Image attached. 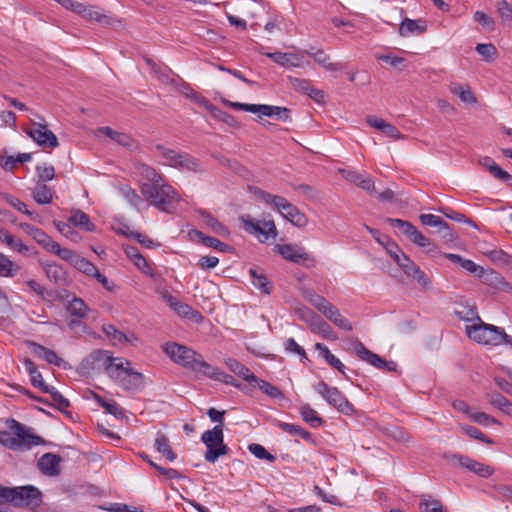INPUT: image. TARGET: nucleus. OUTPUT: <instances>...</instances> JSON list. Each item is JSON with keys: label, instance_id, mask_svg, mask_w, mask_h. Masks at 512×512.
<instances>
[{"label": "nucleus", "instance_id": "1", "mask_svg": "<svg viewBox=\"0 0 512 512\" xmlns=\"http://www.w3.org/2000/svg\"><path fill=\"white\" fill-rule=\"evenodd\" d=\"M9 429L11 432L0 431V443L11 450H29L45 443L40 436L31 433L30 429L14 419L9 421Z\"/></svg>", "mask_w": 512, "mask_h": 512}, {"label": "nucleus", "instance_id": "2", "mask_svg": "<svg viewBox=\"0 0 512 512\" xmlns=\"http://www.w3.org/2000/svg\"><path fill=\"white\" fill-rule=\"evenodd\" d=\"M257 198L276 209L286 220L297 227H305L308 223L306 215L286 198L274 195L260 188L254 189Z\"/></svg>", "mask_w": 512, "mask_h": 512}, {"label": "nucleus", "instance_id": "3", "mask_svg": "<svg viewBox=\"0 0 512 512\" xmlns=\"http://www.w3.org/2000/svg\"><path fill=\"white\" fill-rule=\"evenodd\" d=\"M466 333L473 341L490 346L507 345L512 348V337L501 327L482 321L466 326Z\"/></svg>", "mask_w": 512, "mask_h": 512}, {"label": "nucleus", "instance_id": "4", "mask_svg": "<svg viewBox=\"0 0 512 512\" xmlns=\"http://www.w3.org/2000/svg\"><path fill=\"white\" fill-rule=\"evenodd\" d=\"M108 376L123 390L128 392H138L145 387V377L142 373L131 367V362L124 358H119Z\"/></svg>", "mask_w": 512, "mask_h": 512}, {"label": "nucleus", "instance_id": "5", "mask_svg": "<svg viewBox=\"0 0 512 512\" xmlns=\"http://www.w3.org/2000/svg\"><path fill=\"white\" fill-rule=\"evenodd\" d=\"M141 192L151 205L159 210L170 213L178 202V194L172 186L163 181L159 183H143Z\"/></svg>", "mask_w": 512, "mask_h": 512}, {"label": "nucleus", "instance_id": "6", "mask_svg": "<svg viewBox=\"0 0 512 512\" xmlns=\"http://www.w3.org/2000/svg\"><path fill=\"white\" fill-rule=\"evenodd\" d=\"M156 150L164 159V164L166 165L182 171H191L194 173H202L204 171L200 161L186 152H178L161 144L156 146Z\"/></svg>", "mask_w": 512, "mask_h": 512}, {"label": "nucleus", "instance_id": "7", "mask_svg": "<svg viewBox=\"0 0 512 512\" xmlns=\"http://www.w3.org/2000/svg\"><path fill=\"white\" fill-rule=\"evenodd\" d=\"M6 492L9 495L7 502L15 507L35 511L42 504V492L33 485L11 487Z\"/></svg>", "mask_w": 512, "mask_h": 512}, {"label": "nucleus", "instance_id": "8", "mask_svg": "<svg viewBox=\"0 0 512 512\" xmlns=\"http://www.w3.org/2000/svg\"><path fill=\"white\" fill-rule=\"evenodd\" d=\"M201 441L207 448L204 458L209 463H214L220 456L229 452V447L224 443L222 425H215L212 429L202 433Z\"/></svg>", "mask_w": 512, "mask_h": 512}, {"label": "nucleus", "instance_id": "9", "mask_svg": "<svg viewBox=\"0 0 512 512\" xmlns=\"http://www.w3.org/2000/svg\"><path fill=\"white\" fill-rule=\"evenodd\" d=\"M315 390L327 401V403L345 415H351L354 412L353 405L346 396L337 388L331 387L326 382L320 381Z\"/></svg>", "mask_w": 512, "mask_h": 512}, {"label": "nucleus", "instance_id": "10", "mask_svg": "<svg viewBox=\"0 0 512 512\" xmlns=\"http://www.w3.org/2000/svg\"><path fill=\"white\" fill-rule=\"evenodd\" d=\"M39 122L33 121L31 127L25 128V133L43 149H54L59 146L56 135L48 129L44 118L38 116Z\"/></svg>", "mask_w": 512, "mask_h": 512}, {"label": "nucleus", "instance_id": "11", "mask_svg": "<svg viewBox=\"0 0 512 512\" xmlns=\"http://www.w3.org/2000/svg\"><path fill=\"white\" fill-rule=\"evenodd\" d=\"M239 220L246 232L262 236L261 242L277 236V229L272 219L255 220L249 214H245L241 215Z\"/></svg>", "mask_w": 512, "mask_h": 512}, {"label": "nucleus", "instance_id": "12", "mask_svg": "<svg viewBox=\"0 0 512 512\" xmlns=\"http://www.w3.org/2000/svg\"><path fill=\"white\" fill-rule=\"evenodd\" d=\"M165 353L178 365L193 370L200 357L193 349L175 342H168L163 346Z\"/></svg>", "mask_w": 512, "mask_h": 512}, {"label": "nucleus", "instance_id": "13", "mask_svg": "<svg viewBox=\"0 0 512 512\" xmlns=\"http://www.w3.org/2000/svg\"><path fill=\"white\" fill-rule=\"evenodd\" d=\"M275 252L285 260L295 264H304L307 268L315 267L316 259L305 251L303 247L295 244H277Z\"/></svg>", "mask_w": 512, "mask_h": 512}, {"label": "nucleus", "instance_id": "14", "mask_svg": "<svg viewBox=\"0 0 512 512\" xmlns=\"http://www.w3.org/2000/svg\"><path fill=\"white\" fill-rule=\"evenodd\" d=\"M355 354L363 361H366L370 365L377 369L385 370L388 372L396 371L397 364L394 361H387L381 358L378 354L367 349L364 344L358 340L354 346Z\"/></svg>", "mask_w": 512, "mask_h": 512}, {"label": "nucleus", "instance_id": "15", "mask_svg": "<svg viewBox=\"0 0 512 512\" xmlns=\"http://www.w3.org/2000/svg\"><path fill=\"white\" fill-rule=\"evenodd\" d=\"M445 458L448 460H457L459 465L470 472L475 473L476 475L488 478L493 475L494 468L489 465H485L476 460L471 459L466 455L461 454H453V455H445Z\"/></svg>", "mask_w": 512, "mask_h": 512}, {"label": "nucleus", "instance_id": "16", "mask_svg": "<svg viewBox=\"0 0 512 512\" xmlns=\"http://www.w3.org/2000/svg\"><path fill=\"white\" fill-rule=\"evenodd\" d=\"M66 311L71 317L68 326L73 329L80 323L81 319L88 316L90 309L83 299L73 296L66 304Z\"/></svg>", "mask_w": 512, "mask_h": 512}, {"label": "nucleus", "instance_id": "17", "mask_svg": "<svg viewBox=\"0 0 512 512\" xmlns=\"http://www.w3.org/2000/svg\"><path fill=\"white\" fill-rule=\"evenodd\" d=\"M120 357H113L106 350H94L87 359L92 369H103L108 375Z\"/></svg>", "mask_w": 512, "mask_h": 512}, {"label": "nucleus", "instance_id": "18", "mask_svg": "<svg viewBox=\"0 0 512 512\" xmlns=\"http://www.w3.org/2000/svg\"><path fill=\"white\" fill-rule=\"evenodd\" d=\"M463 269L470 273H476L479 278L483 280L484 283H488L490 285L500 283L503 281V278L494 270H485L483 267L477 265L472 260L464 259L460 265Z\"/></svg>", "mask_w": 512, "mask_h": 512}, {"label": "nucleus", "instance_id": "19", "mask_svg": "<svg viewBox=\"0 0 512 512\" xmlns=\"http://www.w3.org/2000/svg\"><path fill=\"white\" fill-rule=\"evenodd\" d=\"M102 332L105 334V336L109 339V341L114 346L124 345L127 343L132 344L134 341L138 340V338L133 333L130 335H127L124 332L118 330L112 324H103Z\"/></svg>", "mask_w": 512, "mask_h": 512}, {"label": "nucleus", "instance_id": "20", "mask_svg": "<svg viewBox=\"0 0 512 512\" xmlns=\"http://www.w3.org/2000/svg\"><path fill=\"white\" fill-rule=\"evenodd\" d=\"M26 345L38 358L45 360L49 364L61 366L63 360L53 350L30 340L26 341Z\"/></svg>", "mask_w": 512, "mask_h": 512}, {"label": "nucleus", "instance_id": "21", "mask_svg": "<svg viewBox=\"0 0 512 512\" xmlns=\"http://www.w3.org/2000/svg\"><path fill=\"white\" fill-rule=\"evenodd\" d=\"M427 30V22L424 19H409L405 18L400 23L399 34L402 37L410 35H421Z\"/></svg>", "mask_w": 512, "mask_h": 512}, {"label": "nucleus", "instance_id": "22", "mask_svg": "<svg viewBox=\"0 0 512 512\" xmlns=\"http://www.w3.org/2000/svg\"><path fill=\"white\" fill-rule=\"evenodd\" d=\"M266 56L283 67H300L303 64V56L295 53L272 52Z\"/></svg>", "mask_w": 512, "mask_h": 512}, {"label": "nucleus", "instance_id": "23", "mask_svg": "<svg viewBox=\"0 0 512 512\" xmlns=\"http://www.w3.org/2000/svg\"><path fill=\"white\" fill-rule=\"evenodd\" d=\"M306 53L311 56L318 65L322 66L327 71L334 72L344 68V65L340 62H331L330 56L321 49L315 50L314 48H311Z\"/></svg>", "mask_w": 512, "mask_h": 512}, {"label": "nucleus", "instance_id": "24", "mask_svg": "<svg viewBox=\"0 0 512 512\" xmlns=\"http://www.w3.org/2000/svg\"><path fill=\"white\" fill-rule=\"evenodd\" d=\"M226 366L236 375L241 377L243 380L253 385L254 383H258V377L250 371L248 367L243 365L236 359L228 358L225 361Z\"/></svg>", "mask_w": 512, "mask_h": 512}, {"label": "nucleus", "instance_id": "25", "mask_svg": "<svg viewBox=\"0 0 512 512\" xmlns=\"http://www.w3.org/2000/svg\"><path fill=\"white\" fill-rule=\"evenodd\" d=\"M60 457L56 454L46 453L38 461L39 469L47 475L59 474Z\"/></svg>", "mask_w": 512, "mask_h": 512}, {"label": "nucleus", "instance_id": "26", "mask_svg": "<svg viewBox=\"0 0 512 512\" xmlns=\"http://www.w3.org/2000/svg\"><path fill=\"white\" fill-rule=\"evenodd\" d=\"M309 326L312 332L321 335L325 339L333 341L338 339L332 327L319 316H314Z\"/></svg>", "mask_w": 512, "mask_h": 512}, {"label": "nucleus", "instance_id": "27", "mask_svg": "<svg viewBox=\"0 0 512 512\" xmlns=\"http://www.w3.org/2000/svg\"><path fill=\"white\" fill-rule=\"evenodd\" d=\"M323 315L329 321H331L333 324H335L338 328L346 330V331L352 330V325H351L350 321L347 318H345L340 313L339 309L337 307H335L334 305L330 304L329 307L326 310H324Z\"/></svg>", "mask_w": 512, "mask_h": 512}, {"label": "nucleus", "instance_id": "28", "mask_svg": "<svg viewBox=\"0 0 512 512\" xmlns=\"http://www.w3.org/2000/svg\"><path fill=\"white\" fill-rule=\"evenodd\" d=\"M81 17L87 21H95L106 26L112 25L115 22L111 16L104 14L98 7L92 5L86 7Z\"/></svg>", "mask_w": 512, "mask_h": 512}, {"label": "nucleus", "instance_id": "29", "mask_svg": "<svg viewBox=\"0 0 512 512\" xmlns=\"http://www.w3.org/2000/svg\"><path fill=\"white\" fill-rule=\"evenodd\" d=\"M68 222L88 232L95 230V225L90 221L89 216L81 210L72 211Z\"/></svg>", "mask_w": 512, "mask_h": 512}, {"label": "nucleus", "instance_id": "30", "mask_svg": "<svg viewBox=\"0 0 512 512\" xmlns=\"http://www.w3.org/2000/svg\"><path fill=\"white\" fill-rule=\"evenodd\" d=\"M449 91L458 96L460 100L467 104H475L477 102L476 97L468 86H464L461 83L452 82L449 85Z\"/></svg>", "mask_w": 512, "mask_h": 512}, {"label": "nucleus", "instance_id": "31", "mask_svg": "<svg viewBox=\"0 0 512 512\" xmlns=\"http://www.w3.org/2000/svg\"><path fill=\"white\" fill-rule=\"evenodd\" d=\"M124 251L127 255V257L133 261V263L137 266L139 270H141L143 273H149L151 268L148 265L146 259L143 257V255L140 253L137 247L127 245L124 248Z\"/></svg>", "mask_w": 512, "mask_h": 512}, {"label": "nucleus", "instance_id": "32", "mask_svg": "<svg viewBox=\"0 0 512 512\" xmlns=\"http://www.w3.org/2000/svg\"><path fill=\"white\" fill-rule=\"evenodd\" d=\"M33 199L41 205H46L52 202L53 191L45 183H37L32 190Z\"/></svg>", "mask_w": 512, "mask_h": 512}, {"label": "nucleus", "instance_id": "33", "mask_svg": "<svg viewBox=\"0 0 512 512\" xmlns=\"http://www.w3.org/2000/svg\"><path fill=\"white\" fill-rule=\"evenodd\" d=\"M249 274L252 278V284L265 294H270L272 291V283L268 278L260 273L256 268H250Z\"/></svg>", "mask_w": 512, "mask_h": 512}, {"label": "nucleus", "instance_id": "34", "mask_svg": "<svg viewBox=\"0 0 512 512\" xmlns=\"http://www.w3.org/2000/svg\"><path fill=\"white\" fill-rule=\"evenodd\" d=\"M154 447L159 453L163 454V456H165L171 462L177 458V455L174 453L170 446L169 439L164 434H157Z\"/></svg>", "mask_w": 512, "mask_h": 512}, {"label": "nucleus", "instance_id": "35", "mask_svg": "<svg viewBox=\"0 0 512 512\" xmlns=\"http://www.w3.org/2000/svg\"><path fill=\"white\" fill-rule=\"evenodd\" d=\"M419 218L423 225L438 227L439 231L444 232V236L450 234L448 223L445 222L441 217L434 214H421Z\"/></svg>", "mask_w": 512, "mask_h": 512}, {"label": "nucleus", "instance_id": "36", "mask_svg": "<svg viewBox=\"0 0 512 512\" xmlns=\"http://www.w3.org/2000/svg\"><path fill=\"white\" fill-rule=\"evenodd\" d=\"M277 427H279L282 431L289 433L291 435H297L305 441L312 442V434L305 430L303 427L299 425H294L282 421H277Z\"/></svg>", "mask_w": 512, "mask_h": 512}, {"label": "nucleus", "instance_id": "37", "mask_svg": "<svg viewBox=\"0 0 512 512\" xmlns=\"http://www.w3.org/2000/svg\"><path fill=\"white\" fill-rule=\"evenodd\" d=\"M490 404L500 409L502 412L512 416V403L499 392L490 393L488 395Z\"/></svg>", "mask_w": 512, "mask_h": 512}, {"label": "nucleus", "instance_id": "38", "mask_svg": "<svg viewBox=\"0 0 512 512\" xmlns=\"http://www.w3.org/2000/svg\"><path fill=\"white\" fill-rule=\"evenodd\" d=\"M196 235L201 240L202 244H204L207 247H211L220 252H230L232 250V247L230 245L220 241L217 238L206 236L204 233L200 231H197Z\"/></svg>", "mask_w": 512, "mask_h": 512}, {"label": "nucleus", "instance_id": "39", "mask_svg": "<svg viewBox=\"0 0 512 512\" xmlns=\"http://www.w3.org/2000/svg\"><path fill=\"white\" fill-rule=\"evenodd\" d=\"M194 372H200L203 375L209 377L210 379L217 380L218 376L221 375V370L213 367L206 361H204L201 356L198 358L193 370Z\"/></svg>", "mask_w": 512, "mask_h": 512}, {"label": "nucleus", "instance_id": "40", "mask_svg": "<svg viewBox=\"0 0 512 512\" xmlns=\"http://www.w3.org/2000/svg\"><path fill=\"white\" fill-rule=\"evenodd\" d=\"M4 199L8 204L17 209L19 212L26 214L31 220L40 221V215L38 213L28 210L26 204L19 200L18 198L10 194H5Z\"/></svg>", "mask_w": 512, "mask_h": 512}, {"label": "nucleus", "instance_id": "41", "mask_svg": "<svg viewBox=\"0 0 512 512\" xmlns=\"http://www.w3.org/2000/svg\"><path fill=\"white\" fill-rule=\"evenodd\" d=\"M29 231H30L31 235L33 236V239L39 245H41L43 248H45L47 251L52 252V247L54 245H57V242H55L43 230H41L39 228H30Z\"/></svg>", "mask_w": 512, "mask_h": 512}, {"label": "nucleus", "instance_id": "42", "mask_svg": "<svg viewBox=\"0 0 512 512\" xmlns=\"http://www.w3.org/2000/svg\"><path fill=\"white\" fill-rule=\"evenodd\" d=\"M305 299L313 305L322 314L331 304L326 298L315 293L313 290H307L304 292Z\"/></svg>", "mask_w": 512, "mask_h": 512}, {"label": "nucleus", "instance_id": "43", "mask_svg": "<svg viewBox=\"0 0 512 512\" xmlns=\"http://www.w3.org/2000/svg\"><path fill=\"white\" fill-rule=\"evenodd\" d=\"M152 67L163 84L170 85L171 87L175 85V78H179V75L175 74L169 67H157L155 64H152Z\"/></svg>", "mask_w": 512, "mask_h": 512}, {"label": "nucleus", "instance_id": "44", "mask_svg": "<svg viewBox=\"0 0 512 512\" xmlns=\"http://www.w3.org/2000/svg\"><path fill=\"white\" fill-rule=\"evenodd\" d=\"M299 411L303 420L310 424L312 427H318L323 424L322 418L317 415V412L311 408L310 405H302Z\"/></svg>", "mask_w": 512, "mask_h": 512}, {"label": "nucleus", "instance_id": "45", "mask_svg": "<svg viewBox=\"0 0 512 512\" xmlns=\"http://www.w3.org/2000/svg\"><path fill=\"white\" fill-rule=\"evenodd\" d=\"M268 110H266L264 116L266 117H274L277 120L283 121V122H291V110L286 107H280V106H272L267 105Z\"/></svg>", "mask_w": 512, "mask_h": 512}, {"label": "nucleus", "instance_id": "46", "mask_svg": "<svg viewBox=\"0 0 512 512\" xmlns=\"http://www.w3.org/2000/svg\"><path fill=\"white\" fill-rule=\"evenodd\" d=\"M427 497V495H423L419 503V507L422 512H446V509L440 500Z\"/></svg>", "mask_w": 512, "mask_h": 512}, {"label": "nucleus", "instance_id": "47", "mask_svg": "<svg viewBox=\"0 0 512 512\" xmlns=\"http://www.w3.org/2000/svg\"><path fill=\"white\" fill-rule=\"evenodd\" d=\"M73 266L78 271L84 273L85 275H87L89 277H94L95 274L98 272L97 267L92 262H90L89 260H87L84 257H81L80 255L78 256V258L74 259Z\"/></svg>", "mask_w": 512, "mask_h": 512}, {"label": "nucleus", "instance_id": "48", "mask_svg": "<svg viewBox=\"0 0 512 512\" xmlns=\"http://www.w3.org/2000/svg\"><path fill=\"white\" fill-rule=\"evenodd\" d=\"M97 402L107 413L115 416L116 418L119 419L124 416L123 409L118 405L116 401L106 400L100 396H97Z\"/></svg>", "mask_w": 512, "mask_h": 512}, {"label": "nucleus", "instance_id": "49", "mask_svg": "<svg viewBox=\"0 0 512 512\" xmlns=\"http://www.w3.org/2000/svg\"><path fill=\"white\" fill-rule=\"evenodd\" d=\"M201 215L203 216L205 224L218 235L225 236L229 233L228 228L219 222L216 218H214L211 214L204 211L201 213Z\"/></svg>", "mask_w": 512, "mask_h": 512}, {"label": "nucleus", "instance_id": "50", "mask_svg": "<svg viewBox=\"0 0 512 512\" xmlns=\"http://www.w3.org/2000/svg\"><path fill=\"white\" fill-rule=\"evenodd\" d=\"M43 268L46 273V276L50 281L54 283H59L64 280V272L61 266L56 263H43Z\"/></svg>", "mask_w": 512, "mask_h": 512}, {"label": "nucleus", "instance_id": "51", "mask_svg": "<svg viewBox=\"0 0 512 512\" xmlns=\"http://www.w3.org/2000/svg\"><path fill=\"white\" fill-rule=\"evenodd\" d=\"M0 241L5 242L10 247L16 249L19 252L26 251L27 247L22 243L20 239H16L7 230L0 229Z\"/></svg>", "mask_w": 512, "mask_h": 512}, {"label": "nucleus", "instance_id": "52", "mask_svg": "<svg viewBox=\"0 0 512 512\" xmlns=\"http://www.w3.org/2000/svg\"><path fill=\"white\" fill-rule=\"evenodd\" d=\"M253 385H258L259 388L263 391V393H265L267 396L273 399L284 398V394L282 393V391L278 387L270 384L267 381L260 380L258 378V383H254Z\"/></svg>", "mask_w": 512, "mask_h": 512}, {"label": "nucleus", "instance_id": "53", "mask_svg": "<svg viewBox=\"0 0 512 512\" xmlns=\"http://www.w3.org/2000/svg\"><path fill=\"white\" fill-rule=\"evenodd\" d=\"M387 222H389L391 226L398 228L409 239L412 236V234L415 233L416 227L408 221L396 218H388Z\"/></svg>", "mask_w": 512, "mask_h": 512}, {"label": "nucleus", "instance_id": "54", "mask_svg": "<svg viewBox=\"0 0 512 512\" xmlns=\"http://www.w3.org/2000/svg\"><path fill=\"white\" fill-rule=\"evenodd\" d=\"M497 12L504 24H512V6L506 0L497 3Z\"/></svg>", "mask_w": 512, "mask_h": 512}, {"label": "nucleus", "instance_id": "55", "mask_svg": "<svg viewBox=\"0 0 512 512\" xmlns=\"http://www.w3.org/2000/svg\"><path fill=\"white\" fill-rule=\"evenodd\" d=\"M140 174L147 181L146 183H159L164 180L153 167L145 164L140 167Z\"/></svg>", "mask_w": 512, "mask_h": 512}, {"label": "nucleus", "instance_id": "56", "mask_svg": "<svg viewBox=\"0 0 512 512\" xmlns=\"http://www.w3.org/2000/svg\"><path fill=\"white\" fill-rule=\"evenodd\" d=\"M248 450L250 453H252L258 459H266L269 462H274L276 459V457L274 455H272L271 453H269L264 448V446L257 444V443L250 444L248 446Z\"/></svg>", "mask_w": 512, "mask_h": 512}, {"label": "nucleus", "instance_id": "57", "mask_svg": "<svg viewBox=\"0 0 512 512\" xmlns=\"http://www.w3.org/2000/svg\"><path fill=\"white\" fill-rule=\"evenodd\" d=\"M462 431L469 437L480 440L486 444H493V440L483 434L478 428L469 425L461 426Z\"/></svg>", "mask_w": 512, "mask_h": 512}, {"label": "nucleus", "instance_id": "58", "mask_svg": "<svg viewBox=\"0 0 512 512\" xmlns=\"http://www.w3.org/2000/svg\"><path fill=\"white\" fill-rule=\"evenodd\" d=\"M36 173L39 178L38 183H45L55 177V168L52 165H38L36 167Z\"/></svg>", "mask_w": 512, "mask_h": 512}, {"label": "nucleus", "instance_id": "59", "mask_svg": "<svg viewBox=\"0 0 512 512\" xmlns=\"http://www.w3.org/2000/svg\"><path fill=\"white\" fill-rule=\"evenodd\" d=\"M175 311L178 315L187 319H193L196 321L202 319V315L198 311L194 310L190 305L183 302L178 305Z\"/></svg>", "mask_w": 512, "mask_h": 512}, {"label": "nucleus", "instance_id": "60", "mask_svg": "<svg viewBox=\"0 0 512 512\" xmlns=\"http://www.w3.org/2000/svg\"><path fill=\"white\" fill-rule=\"evenodd\" d=\"M59 256L61 259L70 262L72 265L74 264V259L78 258V254L73 252L70 249L67 248H61V246L57 243V245H54L52 247V252Z\"/></svg>", "mask_w": 512, "mask_h": 512}, {"label": "nucleus", "instance_id": "61", "mask_svg": "<svg viewBox=\"0 0 512 512\" xmlns=\"http://www.w3.org/2000/svg\"><path fill=\"white\" fill-rule=\"evenodd\" d=\"M47 393L50 394L52 401L59 410L62 411L70 406L68 399H66L55 387H52Z\"/></svg>", "mask_w": 512, "mask_h": 512}, {"label": "nucleus", "instance_id": "62", "mask_svg": "<svg viewBox=\"0 0 512 512\" xmlns=\"http://www.w3.org/2000/svg\"><path fill=\"white\" fill-rule=\"evenodd\" d=\"M456 314L465 321H473L475 319L481 321L475 305L463 307L462 310L456 311Z\"/></svg>", "mask_w": 512, "mask_h": 512}, {"label": "nucleus", "instance_id": "63", "mask_svg": "<svg viewBox=\"0 0 512 512\" xmlns=\"http://www.w3.org/2000/svg\"><path fill=\"white\" fill-rule=\"evenodd\" d=\"M396 263L408 277L412 275L413 271L418 267V265H416L415 262L407 255L401 256L400 259H396Z\"/></svg>", "mask_w": 512, "mask_h": 512}, {"label": "nucleus", "instance_id": "64", "mask_svg": "<svg viewBox=\"0 0 512 512\" xmlns=\"http://www.w3.org/2000/svg\"><path fill=\"white\" fill-rule=\"evenodd\" d=\"M409 277H412L414 280L417 281V283L423 288V289H429L431 287V279L425 274L424 271L420 269L418 266L415 271H413V274Z\"/></svg>", "mask_w": 512, "mask_h": 512}]
</instances>
